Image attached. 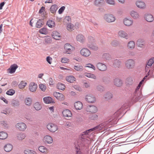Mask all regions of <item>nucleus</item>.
<instances>
[{
	"instance_id": "bb28decb",
	"label": "nucleus",
	"mask_w": 154,
	"mask_h": 154,
	"mask_svg": "<svg viewBox=\"0 0 154 154\" xmlns=\"http://www.w3.org/2000/svg\"><path fill=\"white\" fill-rule=\"evenodd\" d=\"M103 0H95L94 2V5L97 7H100L104 4Z\"/></svg>"
},
{
	"instance_id": "ddd939ff",
	"label": "nucleus",
	"mask_w": 154,
	"mask_h": 154,
	"mask_svg": "<svg viewBox=\"0 0 154 154\" xmlns=\"http://www.w3.org/2000/svg\"><path fill=\"white\" fill-rule=\"evenodd\" d=\"M37 88V85L36 83L33 82L30 83L29 86V89L30 91L32 92H35Z\"/></svg>"
},
{
	"instance_id": "6ab92c4d",
	"label": "nucleus",
	"mask_w": 154,
	"mask_h": 154,
	"mask_svg": "<svg viewBox=\"0 0 154 154\" xmlns=\"http://www.w3.org/2000/svg\"><path fill=\"white\" fill-rule=\"evenodd\" d=\"M74 107L76 110H80L83 107L82 103L79 101H77L74 103Z\"/></svg>"
},
{
	"instance_id": "de8ad7c7",
	"label": "nucleus",
	"mask_w": 154,
	"mask_h": 154,
	"mask_svg": "<svg viewBox=\"0 0 154 154\" xmlns=\"http://www.w3.org/2000/svg\"><path fill=\"white\" fill-rule=\"evenodd\" d=\"M74 68L76 70L78 71H82L83 70V67L81 65H79L75 66H74Z\"/></svg>"
},
{
	"instance_id": "f704fd0d",
	"label": "nucleus",
	"mask_w": 154,
	"mask_h": 154,
	"mask_svg": "<svg viewBox=\"0 0 154 154\" xmlns=\"http://www.w3.org/2000/svg\"><path fill=\"white\" fill-rule=\"evenodd\" d=\"M75 78L73 76H67L66 78V80L70 83H73L75 81Z\"/></svg>"
},
{
	"instance_id": "c03bdc74",
	"label": "nucleus",
	"mask_w": 154,
	"mask_h": 154,
	"mask_svg": "<svg viewBox=\"0 0 154 154\" xmlns=\"http://www.w3.org/2000/svg\"><path fill=\"white\" fill-rule=\"evenodd\" d=\"M104 127V125H103V124H100L99 125L97 126L94 128L90 129V130H94L97 129H98L99 130H101Z\"/></svg>"
},
{
	"instance_id": "9b49d317",
	"label": "nucleus",
	"mask_w": 154,
	"mask_h": 154,
	"mask_svg": "<svg viewBox=\"0 0 154 154\" xmlns=\"http://www.w3.org/2000/svg\"><path fill=\"white\" fill-rule=\"evenodd\" d=\"M135 4L140 9H144L146 7L145 3L143 1L138 0L136 2Z\"/></svg>"
},
{
	"instance_id": "f03ea898",
	"label": "nucleus",
	"mask_w": 154,
	"mask_h": 154,
	"mask_svg": "<svg viewBox=\"0 0 154 154\" xmlns=\"http://www.w3.org/2000/svg\"><path fill=\"white\" fill-rule=\"evenodd\" d=\"M48 129L50 132L54 133L58 129V126L53 123H50L47 125Z\"/></svg>"
},
{
	"instance_id": "f3484780",
	"label": "nucleus",
	"mask_w": 154,
	"mask_h": 154,
	"mask_svg": "<svg viewBox=\"0 0 154 154\" xmlns=\"http://www.w3.org/2000/svg\"><path fill=\"white\" fill-rule=\"evenodd\" d=\"M18 66L16 64H14L11 65L10 67L8 69V70L9 71V72L10 73H14L16 69L17 68Z\"/></svg>"
},
{
	"instance_id": "7c9ffc66",
	"label": "nucleus",
	"mask_w": 154,
	"mask_h": 154,
	"mask_svg": "<svg viewBox=\"0 0 154 154\" xmlns=\"http://www.w3.org/2000/svg\"><path fill=\"white\" fill-rule=\"evenodd\" d=\"M130 14L131 16L134 19H136L139 17V13L137 12L134 11H131Z\"/></svg>"
},
{
	"instance_id": "2f4dec72",
	"label": "nucleus",
	"mask_w": 154,
	"mask_h": 154,
	"mask_svg": "<svg viewBox=\"0 0 154 154\" xmlns=\"http://www.w3.org/2000/svg\"><path fill=\"white\" fill-rule=\"evenodd\" d=\"M8 137V134L4 131L0 132V139L4 140L7 138Z\"/></svg>"
},
{
	"instance_id": "7ed1b4c3",
	"label": "nucleus",
	"mask_w": 154,
	"mask_h": 154,
	"mask_svg": "<svg viewBox=\"0 0 154 154\" xmlns=\"http://www.w3.org/2000/svg\"><path fill=\"white\" fill-rule=\"evenodd\" d=\"M104 19L106 21L109 23L113 22L116 20L113 15L110 14H105L104 16Z\"/></svg>"
},
{
	"instance_id": "37998d69",
	"label": "nucleus",
	"mask_w": 154,
	"mask_h": 154,
	"mask_svg": "<svg viewBox=\"0 0 154 154\" xmlns=\"http://www.w3.org/2000/svg\"><path fill=\"white\" fill-rule=\"evenodd\" d=\"M74 25L71 23H68L67 25V28L68 30L72 31L74 29Z\"/></svg>"
},
{
	"instance_id": "864d4df0",
	"label": "nucleus",
	"mask_w": 154,
	"mask_h": 154,
	"mask_svg": "<svg viewBox=\"0 0 154 154\" xmlns=\"http://www.w3.org/2000/svg\"><path fill=\"white\" fill-rule=\"evenodd\" d=\"M39 32L41 34L46 35L48 31L45 28H43L39 30Z\"/></svg>"
},
{
	"instance_id": "e433bc0d",
	"label": "nucleus",
	"mask_w": 154,
	"mask_h": 154,
	"mask_svg": "<svg viewBox=\"0 0 154 154\" xmlns=\"http://www.w3.org/2000/svg\"><path fill=\"white\" fill-rule=\"evenodd\" d=\"M55 25V22L53 20H49L47 21V25L50 28L54 27Z\"/></svg>"
},
{
	"instance_id": "473e14b6",
	"label": "nucleus",
	"mask_w": 154,
	"mask_h": 154,
	"mask_svg": "<svg viewBox=\"0 0 154 154\" xmlns=\"http://www.w3.org/2000/svg\"><path fill=\"white\" fill-rule=\"evenodd\" d=\"M135 46V43L133 41H130L128 44L127 46L129 49H133Z\"/></svg>"
},
{
	"instance_id": "0e129e2a",
	"label": "nucleus",
	"mask_w": 154,
	"mask_h": 154,
	"mask_svg": "<svg viewBox=\"0 0 154 154\" xmlns=\"http://www.w3.org/2000/svg\"><path fill=\"white\" fill-rule=\"evenodd\" d=\"M86 67L93 69L94 70H95V68L94 66L91 63L87 64Z\"/></svg>"
},
{
	"instance_id": "79ce46f5",
	"label": "nucleus",
	"mask_w": 154,
	"mask_h": 154,
	"mask_svg": "<svg viewBox=\"0 0 154 154\" xmlns=\"http://www.w3.org/2000/svg\"><path fill=\"white\" fill-rule=\"evenodd\" d=\"M121 63V61L120 60L116 59L114 60L113 62V65L116 67L119 68L120 66Z\"/></svg>"
},
{
	"instance_id": "393cba45",
	"label": "nucleus",
	"mask_w": 154,
	"mask_h": 154,
	"mask_svg": "<svg viewBox=\"0 0 154 154\" xmlns=\"http://www.w3.org/2000/svg\"><path fill=\"white\" fill-rule=\"evenodd\" d=\"M114 85L118 86L120 87L122 85V81L120 79L116 78L114 80Z\"/></svg>"
},
{
	"instance_id": "49530a36",
	"label": "nucleus",
	"mask_w": 154,
	"mask_h": 154,
	"mask_svg": "<svg viewBox=\"0 0 154 154\" xmlns=\"http://www.w3.org/2000/svg\"><path fill=\"white\" fill-rule=\"evenodd\" d=\"M85 76L88 78H92L94 79H96V76L94 74L92 73H85Z\"/></svg>"
},
{
	"instance_id": "338daca9",
	"label": "nucleus",
	"mask_w": 154,
	"mask_h": 154,
	"mask_svg": "<svg viewBox=\"0 0 154 154\" xmlns=\"http://www.w3.org/2000/svg\"><path fill=\"white\" fill-rule=\"evenodd\" d=\"M52 60V58L50 56H48L46 58V60L47 61L48 63L49 64H51V61Z\"/></svg>"
},
{
	"instance_id": "f8f14e48",
	"label": "nucleus",
	"mask_w": 154,
	"mask_h": 154,
	"mask_svg": "<svg viewBox=\"0 0 154 154\" xmlns=\"http://www.w3.org/2000/svg\"><path fill=\"white\" fill-rule=\"evenodd\" d=\"M53 95L58 100L63 101L64 100V96L61 93L54 92L53 93Z\"/></svg>"
},
{
	"instance_id": "cd10ccee",
	"label": "nucleus",
	"mask_w": 154,
	"mask_h": 154,
	"mask_svg": "<svg viewBox=\"0 0 154 154\" xmlns=\"http://www.w3.org/2000/svg\"><path fill=\"white\" fill-rule=\"evenodd\" d=\"M52 36L55 39L58 40L60 37V33L56 31H54L52 33Z\"/></svg>"
},
{
	"instance_id": "8fccbe9b",
	"label": "nucleus",
	"mask_w": 154,
	"mask_h": 154,
	"mask_svg": "<svg viewBox=\"0 0 154 154\" xmlns=\"http://www.w3.org/2000/svg\"><path fill=\"white\" fill-rule=\"evenodd\" d=\"M12 104L14 106H18L20 104V102L18 100H14L12 101Z\"/></svg>"
},
{
	"instance_id": "b1692460",
	"label": "nucleus",
	"mask_w": 154,
	"mask_h": 154,
	"mask_svg": "<svg viewBox=\"0 0 154 154\" xmlns=\"http://www.w3.org/2000/svg\"><path fill=\"white\" fill-rule=\"evenodd\" d=\"M105 99L107 100L111 99L113 97V94L109 92H107L104 95Z\"/></svg>"
},
{
	"instance_id": "4be33fe9",
	"label": "nucleus",
	"mask_w": 154,
	"mask_h": 154,
	"mask_svg": "<svg viewBox=\"0 0 154 154\" xmlns=\"http://www.w3.org/2000/svg\"><path fill=\"white\" fill-rule=\"evenodd\" d=\"M118 35L119 36L121 37L125 38L126 39L128 38V34L124 31L121 30L119 31Z\"/></svg>"
},
{
	"instance_id": "6e6552de",
	"label": "nucleus",
	"mask_w": 154,
	"mask_h": 154,
	"mask_svg": "<svg viewBox=\"0 0 154 154\" xmlns=\"http://www.w3.org/2000/svg\"><path fill=\"white\" fill-rule=\"evenodd\" d=\"M80 53L81 55L85 57H88L91 54L90 51L86 48H82L80 51Z\"/></svg>"
},
{
	"instance_id": "e2e57ef3",
	"label": "nucleus",
	"mask_w": 154,
	"mask_h": 154,
	"mask_svg": "<svg viewBox=\"0 0 154 154\" xmlns=\"http://www.w3.org/2000/svg\"><path fill=\"white\" fill-rule=\"evenodd\" d=\"M65 7L64 6L61 7L59 10L58 12L59 14H61L65 9Z\"/></svg>"
},
{
	"instance_id": "69168bd1",
	"label": "nucleus",
	"mask_w": 154,
	"mask_h": 154,
	"mask_svg": "<svg viewBox=\"0 0 154 154\" xmlns=\"http://www.w3.org/2000/svg\"><path fill=\"white\" fill-rule=\"evenodd\" d=\"M69 60L66 58H62L61 60V62L63 63H67L69 62Z\"/></svg>"
},
{
	"instance_id": "9d476101",
	"label": "nucleus",
	"mask_w": 154,
	"mask_h": 154,
	"mask_svg": "<svg viewBox=\"0 0 154 154\" xmlns=\"http://www.w3.org/2000/svg\"><path fill=\"white\" fill-rule=\"evenodd\" d=\"M85 99L88 102L90 103H93L96 100L94 96L92 95H86Z\"/></svg>"
},
{
	"instance_id": "423d86ee",
	"label": "nucleus",
	"mask_w": 154,
	"mask_h": 154,
	"mask_svg": "<svg viewBox=\"0 0 154 154\" xmlns=\"http://www.w3.org/2000/svg\"><path fill=\"white\" fill-rule=\"evenodd\" d=\"M64 49L65 51V53L70 54L72 51L74 49V48L72 47L69 43L66 44L64 45Z\"/></svg>"
},
{
	"instance_id": "ea45409f",
	"label": "nucleus",
	"mask_w": 154,
	"mask_h": 154,
	"mask_svg": "<svg viewBox=\"0 0 154 154\" xmlns=\"http://www.w3.org/2000/svg\"><path fill=\"white\" fill-rule=\"evenodd\" d=\"M34 107L37 110L41 109L42 108V106L39 103L37 102L34 104Z\"/></svg>"
},
{
	"instance_id": "603ef678",
	"label": "nucleus",
	"mask_w": 154,
	"mask_h": 154,
	"mask_svg": "<svg viewBox=\"0 0 154 154\" xmlns=\"http://www.w3.org/2000/svg\"><path fill=\"white\" fill-rule=\"evenodd\" d=\"M32 100L31 99L28 98L25 100V102L26 105L28 106H30L31 105L32 103Z\"/></svg>"
},
{
	"instance_id": "5701e85b",
	"label": "nucleus",
	"mask_w": 154,
	"mask_h": 154,
	"mask_svg": "<svg viewBox=\"0 0 154 154\" xmlns=\"http://www.w3.org/2000/svg\"><path fill=\"white\" fill-rule=\"evenodd\" d=\"M133 23V21L131 20H129L127 18L124 20V23L126 26H131Z\"/></svg>"
},
{
	"instance_id": "a878e982",
	"label": "nucleus",
	"mask_w": 154,
	"mask_h": 154,
	"mask_svg": "<svg viewBox=\"0 0 154 154\" xmlns=\"http://www.w3.org/2000/svg\"><path fill=\"white\" fill-rule=\"evenodd\" d=\"M76 39L81 42L83 43L84 42L85 38L84 36L81 34H79L76 37Z\"/></svg>"
},
{
	"instance_id": "09e8293b",
	"label": "nucleus",
	"mask_w": 154,
	"mask_h": 154,
	"mask_svg": "<svg viewBox=\"0 0 154 154\" xmlns=\"http://www.w3.org/2000/svg\"><path fill=\"white\" fill-rule=\"evenodd\" d=\"M154 63V58H152L149 60L148 61L146 65L149 66H152V64Z\"/></svg>"
},
{
	"instance_id": "f257e3e1",
	"label": "nucleus",
	"mask_w": 154,
	"mask_h": 154,
	"mask_svg": "<svg viewBox=\"0 0 154 154\" xmlns=\"http://www.w3.org/2000/svg\"><path fill=\"white\" fill-rule=\"evenodd\" d=\"M144 79H143L140 82L134 91V97H135V98L136 99V100H138L141 97V94L139 91V89Z\"/></svg>"
},
{
	"instance_id": "680f3d73",
	"label": "nucleus",
	"mask_w": 154,
	"mask_h": 154,
	"mask_svg": "<svg viewBox=\"0 0 154 154\" xmlns=\"http://www.w3.org/2000/svg\"><path fill=\"white\" fill-rule=\"evenodd\" d=\"M88 40L89 42V43H91L92 42H94V38L91 36H89L88 37Z\"/></svg>"
},
{
	"instance_id": "aec40b11",
	"label": "nucleus",
	"mask_w": 154,
	"mask_h": 154,
	"mask_svg": "<svg viewBox=\"0 0 154 154\" xmlns=\"http://www.w3.org/2000/svg\"><path fill=\"white\" fill-rule=\"evenodd\" d=\"M13 148L12 145L10 143L6 144L4 147V149L6 152H9L11 151Z\"/></svg>"
},
{
	"instance_id": "3c124183",
	"label": "nucleus",
	"mask_w": 154,
	"mask_h": 154,
	"mask_svg": "<svg viewBox=\"0 0 154 154\" xmlns=\"http://www.w3.org/2000/svg\"><path fill=\"white\" fill-rule=\"evenodd\" d=\"M103 58L106 60H109L110 58V55L109 54L104 53L102 56Z\"/></svg>"
},
{
	"instance_id": "c85d7f7f",
	"label": "nucleus",
	"mask_w": 154,
	"mask_h": 154,
	"mask_svg": "<svg viewBox=\"0 0 154 154\" xmlns=\"http://www.w3.org/2000/svg\"><path fill=\"white\" fill-rule=\"evenodd\" d=\"M58 6L56 4H54L51 5L50 8V11L53 14L56 13L58 9Z\"/></svg>"
},
{
	"instance_id": "6e6d98bb",
	"label": "nucleus",
	"mask_w": 154,
	"mask_h": 154,
	"mask_svg": "<svg viewBox=\"0 0 154 154\" xmlns=\"http://www.w3.org/2000/svg\"><path fill=\"white\" fill-rule=\"evenodd\" d=\"M15 93V91L12 89L8 90L6 92V94L9 95H12Z\"/></svg>"
},
{
	"instance_id": "39448f33",
	"label": "nucleus",
	"mask_w": 154,
	"mask_h": 154,
	"mask_svg": "<svg viewBox=\"0 0 154 154\" xmlns=\"http://www.w3.org/2000/svg\"><path fill=\"white\" fill-rule=\"evenodd\" d=\"M16 128L20 131H24L26 128L27 126L24 123L20 122H18L16 124Z\"/></svg>"
},
{
	"instance_id": "a211bd4d",
	"label": "nucleus",
	"mask_w": 154,
	"mask_h": 154,
	"mask_svg": "<svg viewBox=\"0 0 154 154\" xmlns=\"http://www.w3.org/2000/svg\"><path fill=\"white\" fill-rule=\"evenodd\" d=\"M44 102L46 104H49L51 103H54V100L50 97H44L43 99Z\"/></svg>"
},
{
	"instance_id": "2eb2a0df",
	"label": "nucleus",
	"mask_w": 154,
	"mask_h": 154,
	"mask_svg": "<svg viewBox=\"0 0 154 154\" xmlns=\"http://www.w3.org/2000/svg\"><path fill=\"white\" fill-rule=\"evenodd\" d=\"M43 141L45 143L48 144L51 143L53 141L52 137L49 135H46L44 137Z\"/></svg>"
},
{
	"instance_id": "774afa93",
	"label": "nucleus",
	"mask_w": 154,
	"mask_h": 154,
	"mask_svg": "<svg viewBox=\"0 0 154 154\" xmlns=\"http://www.w3.org/2000/svg\"><path fill=\"white\" fill-rule=\"evenodd\" d=\"M71 20V18L69 16H66L64 18V20L66 22H69Z\"/></svg>"
},
{
	"instance_id": "412c9836",
	"label": "nucleus",
	"mask_w": 154,
	"mask_h": 154,
	"mask_svg": "<svg viewBox=\"0 0 154 154\" xmlns=\"http://www.w3.org/2000/svg\"><path fill=\"white\" fill-rule=\"evenodd\" d=\"M38 150L41 152L45 154H47L49 151L48 149L44 146H40L38 148Z\"/></svg>"
},
{
	"instance_id": "c756f323",
	"label": "nucleus",
	"mask_w": 154,
	"mask_h": 154,
	"mask_svg": "<svg viewBox=\"0 0 154 154\" xmlns=\"http://www.w3.org/2000/svg\"><path fill=\"white\" fill-rule=\"evenodd\" d=\"M43 19H39L38 20L35 25L36 27L38 28H41L43 24Z\"/></svg>"
},
{
	"instance_id": "bf43d9fd",
	"label": "nucleus",
	"mask_w": 154,
	"mask_h": 154,
	"mask_svg": "<svg viewBox=\"0 0 154 154\" xmlns=\"http://www.w3.org/2000/svg\"><path fill=\"white\" fill-rule=\"evenodd\" d=\"M39 87L42 91H45L46 90V86L42 84H40Z\"/></svg>"
},
{
	"instance_id": "13d9d810",
	"label": "nucleus",
	"mask_w": 154,
	"mask_h": 154,
	"mask_svg": "<svg viewBox=\"0 0 154 154\" xmlns=\"http://www.w3.org/2000/svg\"><path fill=\"white\" fill-rule=\"evenodd\" d=\"M97 91L102 92L104 91V88L103 86L99 85L97 87Z\"/></svg>"
},
{
	"instance_id": "20e7f679",
	"label": "nucleus",
	"mask_w": 154,
	"mask_h": 154,
	"mask_svg": "<svg viewBox=\"0 0 154 154\" xmlns=\"http://www.w3.org/2000/svg\"><path fill=\"white\" fill-rule=\"evenodd\" d=\"M135 64L134 61L131 59H128L125 63V66L128 69H131L134 68Z\"/></svg>"
},
{
	"instance_id": "052dcab7",
	"label": "nucleus",
	"mask_w": 154,
	"mask_h": 154,
	"mask_svg": "<svg viewBox=\"0 0 154 154\" xmlns=\"http://www.w3.org/2000/svg\"><path fill=\"white\" fill-rule=\"evenodd\" d=\"M119 43L118 41L117 40H114L112 41L111 42V45L114 46L116 47L119 45Z\"/></svg>"
},
{
	"instance_id": "c9c22d12",
	"label": "nucleus",
	"mask_w": 154,
	"mask_h": 154,
	"mask_svg": "<svg viewBox=\"0 0 154 154\" xmlns=\"http://www.w3.org/2000/svg\"><path fill=\"white\" fill-rule=\"evenodd\" d=\"M63 116H72V114L71 111L68 109H66L62 112Z\"/></svg>"
},
{
	"instance_id": "4d7b16f0",
	"label": "nucleus",
	"mask_w": 154,
	"mask_h": 154,
	"mask_svg": "<svg viewBox=\"0 0 154 154\" xmlns=\"http://www.w3.org/2000/svg\"><path fill=\"white\" fill-rule=\"evenodd\" d=\"M106 3L110 5H114L115 4V1L114 0H105Z\"/></svg>"
},
{
	"instance_id": "a19ab883",
	"label": "nucleus",
	"mask_w": 154,
	"mask_h": 154,
	"mask_svg": "<svg viewBox=\"0 0 154 154\" xmlns=\"http://www.w3.org/2000/svg\"><path fill=\"white\" fill-rule=\"evenodd\" d=\"M25 134L23 133L18 134L17 136V139L19 140H23L25 138Z\"/></svg>"
},
{
	"instance_id": "5fc2aeb1",
	"label": "nucleus",
	"mask_w": 154,
	"mask_h": 154,
	"mask_svg": "<svg viewBox=\"0 0 154 154\" xmlns=\"http://www.w3.org/2000/svg\"><path fill=\"white\" fill-rule=\"evenodd\" d=\"M126 83L128 85H131L133 83L132 79L131 77H128L126 79Z\"/></svg>"
},
{
	"instance_id": "4468645a",
	"label": "nucleus",
	"mask_w": 154,
	"mask_h": 154,
	"mask_svg": "<svg viewBox=\"0 0 154 154\" xmlns=\"http://www.w3.org/2000/svg\"><path fill=\"white\" fill-rule=\"evenodd\" d=\"M97 66L99 70L101 71H105L107 69L106 66L104 64L98 63L97 64Z\"/></svg>"
},
{
	"instance_id": "0eeeda50",
	"label": "nucleus",
	"mask_w": 154,
	"mask_h": 154,
	"mask_svg": "<svg viewBox=\"0 0 154 154\" xmlns=\"http://www.w3.org/2000/svg\"><path fill=\"white\" fill-rule=\"evenodd\" d=\"M86 111L91 113H96L97 111V107L94 106L90 105L87 106L86 108Z\"/></svg>"
},
{
	"instance_id": "58836bf2",
	"label": "nucleus",
	"mask_w": 154,
	"mask_h": 154,
	"mask_svg": "<svg viewBox=\"0 0 154 154\" xmlns=\"http://www.w3.org/2000/svg\"><path fill=\"white\" fill-rule=\"evenodd\" d=\"M24 153V154H37L35 151L28 149L25 150Z\"/></svg>"
},
{
	"instance_id": "72a5a7b5",
	"label": "nucleus",
	"mask_w": 154,
	"mask_h": 154,
	"mask_svg": "<svg viewBox=\"0 0 154 154\" xmlns=\"http://www.w3.org/2000/svg\"><path fill=\"white\" fill-rule=\"evenodd\" d=\"M88 47L91 49L96 51L98 49V47L95 45L91 43H88Z\"/></svg>"
},
{
	"instance_id": "4c0bfd02",
	"label": "nucleus",
	"mask_w": 154,
	"mask_h": 154,
	"mask_svg": "<svg viewBox=\"0 0 154 154\" xmlns=\"http://www.w3.org/2000/svg\"><path fill=\"white\" fill-rule=\"evenodd\" d=\"M57 87L58 89L62 90H64L65 88V85L61 83H58L57 85Z\"/></svg>"
},
{
	"instance_id": "1a4fd4ad",
	"label": "nucleus",
	"mask_w": 154,
	"mask_h": 154,
	"mask_svg": "<svg viewBox=\"0 0 154 154\" xmlns=\"http://www.w3.org/2000/svg\"><path fill=\"white\" fill-rule=\"evenodd\" d=\"M126 112V111L125 110V109H124V108L122 107L115 112L114 113L113 115L124 116Z\"/></svg>"
},
{
	"instance_id": "a18cd8bd",
	"label": "nucleus",
	"mask_w": 154,
	"mask_h": 154,
	"mask_svg": "<svg viewBox=\"0 0 154 154\" xmlns=\"http://www.w3.org/2000/svg\"><path fill=\"white\" fill-rule=\"evenodd\" d=\"M27 85V83L23 81H21L18 85V87L20 88L23 89Z\"/></svg>"
},
{
	"instance_id": "dca6fc26",
	"label": "nucleus",
	"mask_w": 154,
	"mask_h": 154,
	"mask_svg": "<svg viewBox=\"0 0 154 154\" xmlns=\"http://www.w3.org/2000/svg\"><path fill=\"white\" fill-rule=\"evenodd\" d=\"M144 17L145 20L147 22H151L154 20V18L153 16L149 14H146L144 16Z\"/></svg>"
}]
</instances>
